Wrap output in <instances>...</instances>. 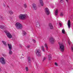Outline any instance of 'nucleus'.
<instances>
[{"label": "nucleus", "mask_w": 73, "mask_h": 73, "mask_svg": "<svg viewBox=\"0 0 73 73\" xmlns=\"http://www.w3.org/2000/svg\"><path fill=\"white\" fill-rule=\"evenodd\" d=\"M46 58V57H45L44 58H43V61H44V60H45Z\"/></svg>", "instance_id": "obj_28"}, {"label": "nucleus", "mask_w": 73, "mask_h": 73, "mask_svg": "<svg viewBox=\"0 0 73 73\" xmlns=\"http://www.w3.org/2000/svg\"><path fill=\"white\" fill-rule=\"evenodd\" d=\"M7 45H8V46L9 50V54L11 55V54H12V53H13L12 51L11 50L12 49V45L11 44H8Z\"/></svg>", "instance_id": "obj_3"}, {"label": "nucleus", "mask_w": 73, "mask_h": 73, "mask_svg": "<svg viewBox=\"0 0 73 73\" xmlns=\"http://www.w3.org/2000/svg\"><path fill=\"white\" fill-rule=\"evenodd\" d=\"M33 8L34 10H36L37 9V6L35 3L33 4Z\"/></svg>", "instance_id": "obj_10"}, {"label": "nucleus", "mask_w": 73, "mask_h": 73, "mask_svg": "<svg viewBox=\"0 0 73 73\" xmlns=\"http://www.w3.org/2000/svg\"><path fill=\"white\" fill-rule=\"evenodd\" d=\"M55 15L56 16H57L58 15V9L56 10L55 12Z\"/></svg>", "instance_id": "obj_18"}, {"label": "nucleus", "mask_w": 73, "mask_h": 73, "mask_svg": "<svg viewBox=\"0 0 73 73\" xmlns=\"http://www.w3.org/2000/svg\"><path fill=\"white\" fill-rule=\"evenodd\" d=\"M49 41L50 42L51 44H53V43L54 42V39L53 38H51L50 39Z\"/></svg>", "instance_id": "obj_9"}, {"label": "nucleus", "mask_w": 73, "mask_h": 73, "mask_svg": "<svg viewBox=\"0 0 73 73\" xmlns=\"http://www.w3.org/2000/svg\"><path fill=\"white\" fill-rule=\"evenodd\" d=\"M48 57L49 60H52V55L51 54H49L48 56Z\"/></svg>", "instance_id": "obj_12"}, {"label": "nucleus", "mask_w": 73, "mask_h": 73, "mask_svg": "<svg viewBox=\"0 0 73 73\" xmlns=\"http://www.w3.org/2000/svg\"><path fill=\"white\" fill-rule=\"evenodd\" d=\"M27 35V33H26V32L24 31H23V36H25V35Z\"/></svg>", "instance_id": "obj_25"}, {"label": "nucleus", "mask_w": 73, "mask_h": 73, "mask_svg": "<svg viewBox=\"0 0 73 73\" xmlns=\"http://www.w3.org/2000/svg\"><path fill=\"white\" fill-rule=\"evenodd\" d=\"M62 32L63 34H65V30L64 29H62Z\"/></svg>", "instance_id": "obj_23"}, {"label": "nucleus", "mask_w": 73, "mask_h": 73, "mask_svg": "<svg viewBox=\"0 0 73 73\" xmlns=\"http://www.w3.org/2000/svg\"><path fill=\"white\" fill-rule=\"evenodd\" d=\"M22 55H23V56H24V54H22Z\"/></svg>", "instance_id": "obj_41"}, {"label": "nucleus", "mask_w": 73, "mask_h": 73, "mask_svg": "<svg viewBox=\"0 0 73 73\" xmlns=\"http://www.w3.org/2000/svg\"><path fill=\"white\" fill-rule=\"evenodd\" d=\"M36 26L37 27H40V26L39 23L38 22L36 23Z\"/></svg>", "instance_id": "obj_16"}, {"label": "nucleus", "mask_w": 73, "mask_h": 73, "mask_svg": "<svg viewBox=\"0 0 73 73\" xmlns=\"http://www.w3.org/2000/svg\"><path fill=\"white\" fill-rule=\"evenodd\" d=\"M15 27L17 29H21L23 28V25L19 23H16Z\"/></svg>", "instance_id": "obj_1"}, {"label": "nucleus", "mask_w": 73, "mask_h": 73, "mask_svg": "<svg viewBox=\"0 0 73 73\" xmlns=\"http://www.w3.org/2000/svg\"><path fill=\"white\" fill-rule=\"evenodd\" d=\"M3 56L4 57H5V56H7V55L5 54H3Z\"/></svg>", "instance_id": "obj_34"}, {"label": "nucleus", "mask_w": 73, "mask_h": 73, "mask_svg": "<svg viewBox=\"0 0 73 73\" xmlns=\"http://www.w3.org/2000/svg\"><path fill=\"white\" fill-rule=\"evenodd\" d=\"M44 12L47 15H49L50 14V12L49 11V9L48 8H45Z\"/></svg>", "instance_id": "obj_6"}, {"label": "nucleus", "mask_w": 73, "mask_h": 73, "mask_svg": "<svg viewBox=\"0 0 73 73\" xmlns=\"http://www.w3.org/2000/svg\"><path fill=\"white\" fill-rule=\"evenodd\" d=\"M44 46H45V47H46V50H48V46L47 45V44H46V43H45V44H44Z\"/></svg>", "instance_id": "obj_20"}, {"label": "nucleus", "mask_w": 73, "mask_h": 73, "mask_svg": "<svg viewBox=\"0 0 73 73\" xmlns=\"http://www.w3.org/2000/svg\"><path fill=\"white\" fill-rule=\"evenodd\" d=\"M59 25L60 26V27H62V24H61V23H59Z\"/></svg>", "instance_id": "obj_31"}, {"label": "nucleus", "mask_w": 73, "mask_h": 73, "mask_svg": "<svg viewBox=\"0 0 73 73\" xmlns=\"http://www.w3.org/2000/svg\"><path fill=\"white\" fill-rule=\"evenodd\" d=\"M2 43H3L4 45H5V46H7V43H6V42H5V41L2 40Z\"/></svg>", "instance_id": "obj_15"}, {"label": "nucleus", "mask_w": 73, "mask_h": 73, "mask_svg": "<svg viewBox=\"0 0 73 73\" xmlns=\"http://www.w3.org/2000/svg\"><path fill=\"white\" fill-rule=\"evenodd\" d=\"M66 1L68 3V0H66Z\"/></svg>", "instance_id": "obj_38"}, {"label": "nucleus", "mask_w": 73, "mask_h": 73, "mask_svg": "<svg viewBox=\"0 0 73 73\" xmlns=\"http://www.w3.org/2000/svg\"><path fill=\"white\" fill-rule=\"evenodd\" d=\"M1 68H0V72H1Z\"/></svg>", "instance_id": "obj_40"}, {"label": "nucleus", "mask_w": 73, "mask_h": 73, "mask_svg": "<svg viewBox=\"0 0 73 73\" xmlns=\"http://www.w3.org/2000/svg\"><path fill=\"white\" fill-rule=\"evenodd\" d=\"M26 70L27 72L28 71V67H26Z\"/></svg>", "instance_id": "obj_27"}, {"label": "nucleus", "mask_w": 73, "mask_h": 73, "mask_svg": "<svg viewBox=\"0 0 73 73\" xmlns=\"http://www.w3.org/2000/svg\"><path fill=\"white\" fill-rule=\"evenodd\" d=\"M33 60H34V58H33Z\"/></svg>", "instance_id": "obj_43"}, {"label": "nucleus", "mask_w": 73, "mask_h": 73, "mask_svg": "<svg viewBox=\"0 0 73 73\" xmlns=\"http://www.w3.org/2000/svg\"><path fill=\"white\" fill-rule=\"evenodd\" d=\"M3 5L4 7H5V4H3Z\"/></svg>", "instance_id": "obj_37"}, {"label": "nucleus", "mask_w": 73, "mask_h": 73, "mask_svg": "<svg viewBox=\"0 0 73 73\" xmlns=\"http://www.w3.org/2000/svg\"><path fill=\"white\" fill-rule=\"evenodd\" d=\"M33 42H36V40L34 39H33Z\"/></svg>", "instance_id": "obj_32"}, {"label": "nucleus", "mask_w": 73, "mask_h": 73, "mask_svg": "<svg viewBox=\"0 0 73 73\" xmlns=\"http://www.w3.org/2000/svg\"><path fill=\"white\" fill-rule=\"evenodd\" d=\"M49 27L51 29H53V26H52V24L51 23H50L49 24Z\"/></svg>", "instance_id": "obj_14"}, {"label": "nucleus", "mask_w": 73, "mask_h": 73, "mask_svg": "<svg viewBox=\"0 0 73 73\" xmlns=\"http://www.w3.org/2000/svg\"><path fill=\"white\" fill-rule=\"evenodd\" d=\"M0 62L3 65H5L6 64L5 59H4V58L3 57L0 58Z\"/></svg>", "instance_id": "obj_5"}, {"label": "nucleus", "mask_w": 73, "mask_h": 73, "mask_svg": "<svg viewBox=\"0 0 73 73\" xmlns=\"http://www.w3.org/2000/svg\"><path fill=\"white\" fill-rule=\"evenodd\" d=\"M5 32L7 37H8V38H12V35H11L10 33L6 31H5Z\"/></svg>", "instance_id": "obj_7"}, {"label": "nucleus", "mask_w": 73, "mask_h": 73, "mask_svg": "<svg viewBox=\"0 0 73 73\" xmlns=\"http://www.w3.org/2000/svg\"><path fill=\"white\" fill-rule=\"evenodd\" d=\"M30 47V45H29L27 46V48H29Z\"/></svg>", "instance_id": "obj_35"}, {"label": "nucleus", "mask_w": 73, "mask_h": 73, "mask_svg": "<svg viewBox=\"0 0 73 73\" xmlns=\"http://www.w3.org/2000/svg\"><path fill=\"white\" fill-rule=\"evenodd\" d=\"M23 58L22 57H21V58Z\"/></svg>", "instance_id": "obj_42"}, {"label": "nucleus", "mask_w": 73, "mask_h": 73, "mask_svg": "<svg viewBox=\"0 0 73 73\" xmlns=\"http://www.w3.org/2000/svg\"><path fill=\"white\" fill-rule=\"evenodd\" d=\"M40 4L41 6H43L44 5V3L43 2V1L42 0H39Z\"/></svg>", "instance_id": "obj_13"}, {"label": "nucleus", "mask_w": 73, "mask_h": 73, "mask_svg": "<svg viewBox=\"0 0 73 73\" xmlns=\"http://www.w3.org/2000/svg\"><path fill=\"white\" fill-rule=\"evenodd\" d=\"M68 44L69 45H70V43L69 42H68Z\"/></svg>", "instance_id": "obj_39"}, {"label": "nucleus", "mask_w": 73, "mask_h": 73, "mask_svg": "<svg viewBox=\"0 0 73 73\" xmlns=\"http://www.w3.org/2000/svg\"><path fill=\"white\" fill-rule=\"evenodd\" d=\"M60 2L61 3H62L64 2V1L63 0H60Z\"/></svg>", "instance_id": "obj_30"}, {"label": "nucleus", "mask_w": 73, "mask_h": 73, "mask_svg": "<svg viewBox=\"0 0 73 73\" xmlns=\"http://www.w3.org/2000/svg\"><path fill=\"white\" fill-rule=\"evenodd\" d=\"M28 61L29 62H31V58L29 57H28Z\"/></svg>", "instance_id": "obj_22"}, {"label": "nucleus", "mask_w": 73, "mask_h": 73, "mask_svg": "<svg viewBox=\"0 0 73 73\" xmlns=\"http://www.w3.org/2000/svg\"><path fill=\"white\" fill-rule=\"evenodd\" d=\"M71 49L72 52H73V47L72 46H71Z\"/></svg>", "instance_id": "obj_33"}, {"label": "nucleus", "mask_w": 73, "mask_h": 73, "mask_svg": "<svg viewBox=\"0 0 73 73\" xmlns=\"http://www.w3.org/2000/svg\"><path fill=\"white\" fill-rule=\"evenodd\" d=\"M55 65L56 66H58V64H57V63L56 62L55 63Z\"/></svg>", "instance_id": "obj_29"}, {"label": "nucleus", "mask_w": 73, "mask_h": 73, "mask_svg": "<svg viewBox=\"0 0 73 73\" xmlns=\"http://www.w3.org/2000/svg\"><path fill=\"white\" fill-rule=\"evenodd\" d=\"M20 47H21V48H22V45L21 44L20 45Z\"/></svg>", "instance_id": "obj_36"}, {"label": "nucleus", "mask_w": 73, "mask_h": 73, "mask_svg": "<svg viewBox=\"0 0 73 73\" xmlns=\"http://www.w3.org/2000/svg\"><path fill=\"white\" fill-rule=\"evenodd\" d=\"M9 12L10 15H13V11L12 10H10L9 11Z\"/></svg>", "instance_id": "obj_17"}, {"label": "nucleus", "mask_w": 73, "mask_h": 73, "mask_svg": "<svg viewBox=\"0 0 73 73\" xmlns=\"http://www.w3.org/2000/svg\"><path fill=\"white\" fill-rule=\"evenodd\" d=\"M36 53L37 56L40 57V56H41V52L40 50L38 49L36 50Z\"/></svg>", "instance_id": "obj_8"}, {"label": "nucleus", "mask_w": 73, "mask_h": 73, "mask_svg": "<svg viewBox=\"0 0 73 73\" xmlns=\"http://www.w3.org/2000/svg\"><path fill=\"white\" fill-rule=\"evenodd\" d=\"M67 25L68 28L69 29L70 28V25H71L70 24V20H68L67 23Z\"/></svg>", "instance_id": "obj_11"}, {"label": "nucleus", "mask_w": 73, "mask_h": 73, "mask_svg": "<svg viewBox=\"0 0 73 73\" xmlns=\"http://www.w3.org/2000/svg\"><path fill=\"white\" fill-rule=\"evenodd\" d=\"M24 6L25 8H26L27 7V4L26 3H25L24 4Z\"/></svg>", "instance_id": "obj_24"}, {"label": "nucleus", "mask_w": 73, "mask_h": 73, "mask_svg": "<svg viewBox=\"0 0 73 73\" xmlns=\"http://www.w3.org/2000/svg\"><path fill=\"white\" fill-rule=\"evenodd\" d=\"M27 14H21L19 15V17L20 19L21 20H25L27 17Z\"/></svg>", "instance_id": "obj_2"}, {"label": "nucleus", "mask_w": 73, "mask_h": 73, "mask_svg": "<svg viewBox=\"0 0 73 73\" xmlns=\"http://www.w3.org/2000/svg\"><path fill=\"white\" fill-rule=\"evenodd\" d=\"M42 50L44 52H45V50H44V47L43 46H41Z\"/></svg>", "instance_id": "obj_19"}, {"label": "nucleus", "mask_w": 73, "mask_h": 73, "mask_svg": "<svg viewBox=\"0 0 73 73\" xmlns=\"http://www.w3.org/2000/svg\"><path fill=\"white\" fill-rule=\"evenodd\" d=\"M60 16H64V14L62 13H60Z\"/></svg>", "instance_id": "obj_26"}, {"label": "nucleus", "mask_w": 73, "mask_h": 73, "mask_svg": "<svg viewBox=\"0 0 73 73\" xmlns=\"http://www.w3.org/2000/svg\"><path fill=\"white\" fill-rule=\"evenodd\" d=\"M59 46L60 51L63 52L64 51V44H62V43H60L59 44Z\"/></svg>", "instance_id": "obj_4"}, {"label": "nucleus", "mask_w": 73, "mask_h": 73, "mask_svg": "<svg viewBox=\"0 0 73 73\" xmlns=\"http://www.w3.org/2000/svg\"><path fill=\"white\" fill-rule=\"evenodd\" d=\"M0 28L2 29H4V26H3L0 25Z\"/></svg>", "instance_id": "obj_21"}]
</instances>
